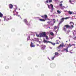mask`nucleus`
I'll use <instances>...</instances> for the list:
<instances>
[{"instance_id":"nucleus-8","label":"nucleus","mask_w":76,"mask_h":76,"mask_svg":"<svg viewBox=\"0 0 76 76\" xmlns=\"http://www.w3.org/2000/svg\"><path fill=\"white\" fill-rule=\"evenodd\" d=\"M52 20L50 21L49 22H47L50 25H51V26H53L54 25V23L52 22Z\"/></svg>"},{"instance_id":"nucleus-59","label":"nucleus","mask_w":76,"mask_h":76,"mask_svg":"<svg viewBox=\"0 0 76 76\" xmlns=\"http://www.w3.org/2000/svg\"><path fill=\"white\" fill-rule=\"evenodd\" d=\"M67 33H68V32Z\"/></svg>"},{"instance_id":"nucleus-21","label":"nucleus","mask_w":76,"mask_h":76,"mask_svg":"<svg viewBox=\"0 0 76 76\" xmlns=\"http://www.w3.org/2000/svg\"><path fill=\"white\" fill-rule=\"evenodd\" d=\"M64 8H66V7L64 6H63L62 7H61V9L62 10H64Z\"/></svg>"},{"instance_id":"nucleus-58","label":"nucleus","mask_w":76,"mask_h":76,"mask_svg":"<svg viewBox=\"0 0 76 76\" xmlns=\"http://www.w3.org/2000/svg\"><path fill=\"white\" fill-rule=\"evenodd\" d=\"M75 19H76V18H75Z\"/></svg>"},{"instance_id":"nucleus-32","label":"nucleus","mask_w":76,"mask_h":76,"mask_svg":"<svg viewBox=\"0 0 76 76\" xmlns=\"http://www.w3.org/2000/svg\"><path fill=\"white\" fill-rule=\"evenodd\" d=\"M29 38H30V36L28 37L27 38V41L29 40Z\"/></svg>"},{"instance_id":"nucleus-57","label":"nucleus","mask_w":76,"mask_h":76,"mask_svg":"<svg viewBox=\"0 0 76 76\" xmlns=\"http://www.w3.org/2000/svg\"><path fill=\"white\" fill-rule=\"evenodd\" d=\"M68 7H66L67 8Z\"/></svg>"},{"instance_id":"nucleus-10","label":"nucleus","mask_w":76,"mask_h":76,"mask_svg":"<svg viewBox=\"0 0 76 76\" xmlns=\"http://www.w3.org/2000/svg\"><path fill=\"white\" fill-rule=\"evenodd\" d=\"M43 42H44V43H51V42H50V41H47V40H45V39H44L43 40Z\"/></svg>"},{"instance_id":"nucleus-48","label":"nucleus","mask_w":76,"mask_h":76,"mask_svg":"<svg viewBox=\"0 0 76 76\" xmlns=\"http://www.w3.org/2000/svg\"><path fill=\"white\" fill-rule=\"evenodd\" d=\"M19 10H20V9H19Z\"/></svg>"},{"instance_id":"nucleus-55","label":"nucleus","mask_w":76,"mask_h":76,"mask_svg":"<svg viewBox=\"0 0 76 76\" xmlns=\"http://www.w3.org/2000/svg\"><path fill=\"white\" fill-rule=\"evenodd\" d=\"M71 54H72V52H71Z\"/></svg>"},{"instance_id":"nucleus-13","label":"nucleus","mask_w":76,"mask_h":76,"mask_svg":"<svg viewBox=\"0 0 76 76\" xmlns=\"http://www.w3.org/2000/svg\"><path fill=\"white\" fill-rule=\"evenodd\" d=\"M64 47V43H63L62 44V45H60L58 47V48L59 49V48H60V47Z\"/></svg>"},{"instance_id":"nucleus-20","label":"nucleus","mask_w":76,"mask_h":76,"mask_svg":"<svg viewBox=\"0 0 76 76\" xmlns=\"http://www.w3.org/2000/svg\"><path fill=\"white\" fill-rule=\"evenodd\" d=\"M36 36L37 37H41V34H40V33L39 34V35L37 34H36Z\"/></svg>"},{"instance_id":"nucleus-26","label":"nucleus","mask_w":76,"mask_h":76,"mask_svg":"<svg viewBox=\"0 0 76 76\" xmlns=\"http://www.w3.org/2000/svg\"><path fill=\"white\" fill-rule=\"evenodd\" d=\"M68 13L70 15H72V14L73 13L72 12H70V11H69L68 12Z\"/></svg>"},{"instance_id":"nucleus-34","label":"nucleus","mask_w":76,"mask_h":76,"mask_svg":"<svg viewBox=\"0 0 76 76\" xmlns=\"http://www.w3.org/2000/svg\"><path fill=\"white\" fill-rule=\"evenodd\" d=\"M53 21L54 23H56V20H55V19H53Z\"/></svg>"},{"instance_id":"nucleus-1","label":"nucleus","mask_w":76,"mask_h":76,"mask_svg":"<svg viewBox=\"0 0 76 76\" xmlns=\"http://www.w3.org/2000/svg\"><path fill=\"white\" fill-rule=\"evenodd\" d=\"M70 24L71 25V26H69V25H66L64 26V31H66L67 29H68V28H73V25H74V23H72V22H70Z\"/></svg>"},{"instance_id":"nucleus-14","label":"nucleus","mask_w":76,"mask_h":76,"mask_svg":"<svg viewBox=\"0 0 76 76\" xmlns=\"http://www.w3.org/2000/svg\"><path fill=\"white\" fill-rule=\"evenodd\" d=\"M31 47H35V45H34V43L32 42H31L30 44Z\"/></svg>"},{"instance_id":"nucleus-28","label":"nucleus","mask_w":76,"mask_h":76,"mask_svg":"<svg viewBox=\"0 0 76 76\" xmlns=\"http://www.w3.org/2000/svg\"><path fill=\"white\" fill-rule=\"evenodd\" d=\"M48 2H49L48 0H47L46 1H45V4H46V3H48Z\"/></svg>"},{"instance_id":"nucleus-16","label":"nucleus","mask_w":76,"mask_h":76,"mask_svg":"<svg viewBox=\"0 0 76 76\" xmlns=\"http://www.w3.org/2000/svg\"><path fill=\"white\" fill-rule=\"evenodd\" d=\"M58 52H56L55 53L54 56H55L56 57H58Z\"/></svg>"},{"instance_id":"nucleus-19","label":"nucleus","mask_w":76,"mask_h":76,"mask_svg":"<svg viewBox=\"0 0 76 76\" xmlns=\"http://www.w3.org/2000/svg\"><path fill=\"white\" fill-rule=\"evenodd\" d=\"M9 7L10 9H12L13 7V5H12V4H10L9 5Z\"/></svg>"},{"instance_id":"nucleus-47","label":"nucleus","mask_w":76,"mask_h":76,"mask_svg":"<svg viewBox=\"0 0 76 76\" xmlns=\"http://www.w3.org/2000/svg\"><path fill=\"white\" fill-rule=\"evenodd\" d=\"M48 59H49V60H50V59H49V58H48Z\"/></svg>"},{"instance_id":"nucleus-33","label":"nucleus","mask_w":76,"mask_h":76,"mask_svg":"<svg viewBox=\"0 0 76 76\" xmlns=\"http://www.w3.org/2000/svg\"><path fill=\"white\" fill-rule=\"evenodd\" d=\"M50 34L51 35H54V34L53 33V32H51L50 33Z\"/></svg>"},{"instance_id":"nucleus-41","label":"nucleus","mask_w":76,"mask_h":76,"mask_svg":"<svg viewBox=\"0 0 76 76\" xmlns=\"http://www.w3.org/2000/svg\"><path fill=\"white\" fill-rule=\"evenodd\" d=\"M72 37V36H69V38H71Z\"/></svg>"},{"instance_id":"nucleus-17","label":"nucleus","mask_w":76,"mask_h":76,"mask_svg":"<svg viewBox=\"0 0 76 76\" xmlns=\"http://www.w3.org/2000/svg\"><path fill=\"white\" fill-rule=\"evenodd\" d=\"M42 17L43 18L45 19V20H46V18H47V15H45L44 16H42Z\"/></svg>"},{"instance_id":"nucleus-11","label":"nucleus","mask_w":76,"mask_h":76,"mask_svg":"<svg viewBox=\"0 0 76 76\" xmlns=\"http://www.w3.org/2000/svg\"><path fill=\"white\" fill-rule=\"evenodd\" d=\"M66 47V48H69V47H72V44H69V45H65Z\"/></svg>"},{"instance_id":"nucleus-2","label":"nucleus","mask_w":76,"mask_h":76,"mask_svg":"<svg viewBox=\"0 0 76 76\" xmlns=\"http://www.w3.org/2000/svg\"><path fill=\"white\" fill-rule=\"evenodd\" d=\"M15 7H16V8H15V10H14L13 12V13H14V16H15V15H16V16H17L19 17V16H20V15H18V12H16V9H17V8H18V7H17V6H15Z\"/></svg>"},{"instance_id":"nucleus-40","label":"nucleus","mask_w":76,"mask_h":76,"mask_svg":"<svg viewBox=\"0 0 76 76\" xmlns=\"http://www.w3.org/2000/svg\"><path fill=\"white\" fill-rule=\"evenodd\" d=\"M8 68H9V67H8V66H6V69H8Z\"/></svg>"},{"instance_id":"nucleus-9","label":"nucleus","mask_w":76,"mask_h":76,"mask_svg":"<svg viewBox=\"0 0 76 76\" xmlns=\"http://www.w3.org/2000/svg\"><path fill=\"white\" fill-rule=\"evenodd\" d=\"M40 47H41V50H44L45 49V48L46 46L45 45H42L40 46Z\"/></svg>"},{"instance_id":"nucleus-43","label":"nucleus","mask_w":76,"mask_h":76,"mask_svg":"<svg viewBox=\"0 0 76 76\" xmlns=\"http://www.w3.org/2000/svg\"><path fill=\"white\" fill-rule=\"evenodd\" d=\"M50 49H52V48L50 47Z\"/></svg>"},{"instance_id":"nucleus-45","label":"nucleus","mask_w":76,"mask_h":76,"mask_svg":"<svg viewBox=\"0 0 76 76\" xmlns=\"http://www.w3.org/2000/svg\"><path fill=\"white\" fill-rule=\"evenodd\" d=\"M37 46H39V45L37 44Z\"/></svg>"},{"instance_id":"nucleus-23","label":"nucleus","mask_w":76,"mask_h":76,"mask_svg":"<svg viewBox=\"0 0 76 76\" xmlns=\"http://www.w3.org/2000/svg\"><path fill=\"white\" fill-rule=\"evenodd\" d=\"M3 16V14L0 12V17L2 18Z\"/></svg>"},{"instance_id":"nucleus-18","label":"nucleus","mask_w":76,"mask_h":76,"mask_svg":"<svg viewBox=\"0 0 76 76\" xmlns=\"http://www.w3.org/2000/svg\"><path fill=\"white\" fill-rule=\"evenodd\" d=\"M69 47H68L67 48H64V51H66V52H68V48Z\"/></svg>"},{"instance_id":"nucleus-44","label":"nucleus","mask_w":76,"mask_h":76,"mask_svg":"<svg viewBox=\"0 0 76 76\" xmlns=\"http://www.w3.org/2000/svg\"><path fill=\"white\" fill-rule=\"evenodd\" d=\"M53 10H52V11H50V12H53Z\"/></svg>"},{"instance_id":"nucleus-51","label":"nucleus","mask_w":76,"mask_h":76,"mask_svg":"<svg viewBox=\"0 0 76 76\" xmlns=\"http://www.w3.org/2000/svg\"><path fill=\"white\" fill-rule=\"evenodd\" d=\"M67 42V41H66V42Z\"/></svg>"},{"instance_id":"nucleus-52","label":"nucleus","mask_w":76,"mask_h":76,"mask_svg":"<svg viewBox=\"0 0 76 76\" xmlns=\"http://www.w3.org/2000/svg\"><path fill=\"white\" fill-rule=\"evenodd\" d=\"M55 7H56V6H55Z\"/></svg>"},{"instance_id":"nucleus-39","label":"nucleus","mask_w":76,"mask_h":76,"mask_svg":"<svg viewBox=\"0 0 76 76\" xmlns=\"http://www.w3.org/2000/svg\"><path fill=\"white\" fill-rule=\"evenodd\" d=\"M63 1H61L60 2V3L61 4V3H63Z\"/></svg>"},{"instance_id":"nucleus-36","label":"nucleus","mask_w":76,"mask_h":76,"mask_svg":"<svg viewBox=\"0 0 76 76\" xmlns=\"http://www.w3.org/2000/svg\"><path fill=\"white\" fill-rule=\"evenodd\" d=\"M59 6H60V7H62V6H63V4H60L59 5Z\"/></svg>"},{"instance_id":"nucleus-30","label":"nucleus","mask_w":76,"mask_h":76,"mask_svg":"<svg viewBox=\"0 0 76 76\" xmlns=\"http://www.w3.org/2000/svg\"><path fill=\"white\" fill-rule=\"evenodd\" d=\"M56 57L55 56H53V57L52 58V59H51V60H54V58H56Z\"/></svg>"},{"instance_id":"nucleus-29","label":"nucleus","mask_w":76,"mask_h":76,"mask_svg":"<svg viewBox=\"0 0 76 76\" xmlns=\"http://www.w3.org/2000/svg\"><path fill=\"white\" fill-rule=\"evenodd\" d=\"M75 34H76V31H74V32H73V34L75 36Z\"/></svg>"},{"instance_id":"nucleus-38","label":"nucleus","mask_w":76,"mask_h":76,"mask_svg":"<svg viewBox=\"0 0 76 76\" xmlns=\"http://www.w3.org/2000/svg\"><path fill=\"white\" fill-rule=\"evenodd\" d=\"M71 45H74V46H75V44H72Z\"/></svg>"},{"instance_id":"nucleus-5","label":"nucleus","mask_w":76,"mask_h":76,"mask_svg":"<svg viewBox=\"0 0 76 76\" xmlns=\"http://www.w3.org/2000/svg\"><path fill=\"white\" fill-rule=\"evenodd\" d=\"M49 9H51V7H50V6L51 7V9L52 10H53L54 9V7H53V5L52 4H50V5L48 4L47 5Z\"/></svg>"},{"instance_id":"nucleus-15","label":"nucleus","mask_w":76,"mask_h":76,"mask_svg":"<svg viewBox=\"0 0 76 76\" xmlns=\"http://www.w3.org/2000/svg\"><path fill=\"white\" fill-rule=\"evenodd\" d=\"M24 22L26 24V25H30V24H28V21H27V19H25L24 20Z\"/></svg>"},{"instance_id":"nucleus-50","label":"nucleus","mask_w":76,"mask_h":76,"mask_svg":"<svg viewBox=\"0 0 76 76\" xmlns=\"http://www.w3.org/2000/svg\"><path fill=\"white\" fill-rule=\"evenodd\" d=\"M37 18H39L38 17H37Z\"/></svg>"},{"instance_id":"nucleus-53","label":"nucleus","mask_w":76,"mask_h":76,"mask_svg":"<svg viewBox=\"0 0 76 76\" xmlns=\"http://www.w3.org/2000/svg\"><path fill=\"white\" fill-rule=\"evenodd\" d=\"M0 21H1V20L0 19Z\"/></svg>"},{"instance_id":"nucleus-3","label":"nucleus","mask_w":76,"mask_h":76,"mask_svg":"<svg viewBox=\"0 0 76 76\" xmlns=\"http://www.w3.org/2000/svg\"><path fill=\"white\" fill-rule=\"evenodd\" d=\"M4 20H7V21H8V20H10L12 19V17L9 16H4Z\"/></svg>"},{"instance_id":"nucleus-37","label":"nucleus","mask_w":76,"mask_h":76,"mask_svg":"<svg viewBox=\"0 0 76 76\" xmlns=\"http://www.w3.org/2000/svg\"><path fill=\"white\" fill-rule=\"evenodd\" d=\"M46 39H48V37L47 36H46Z\"/></svg>"},{"instance_id":"nucleus-12","label":"nucleus","mask_w":76,"mask_h":76,"mask_svg":"<svg viewBox=\"0 0 76 76\" xmlns=\"http://www.w3.org/2000/svg\"><path fill=\"white\" fill-rule=\"evenodd\" d=\"M38 39H36V41H37V42H39V44H41V42L42 41V40H41V41H40V40H41V39H39V40H38Z\"/></svg>"},{"instance_id":"nucleus-27","label":"nucleus","mask_w":76,"mask_h":76,"mask_svg":"<svg viewBox=\"0 0 76 76\" xmlns=\"http://www.w3.org/2000/svg\"><path fill=\"white\" fill-rule=\"evenodd\" d=\"M39 20H40V21H45V20H44L43 19H40Z\"/></svg>"},{"instance_id":"nucleus-35","label":"nucleus","mask_w":76,"mask_h":76,"mask_svg":"<svg viewBox=\"0 0 76 76\" xmlns=\"http://www.w3.org/2000/svg\"><path fill=\"white\" fill-rule=\"evenodd\" d=\"M48 1H49V3H51L52 2V0H48Z\"/></svg>"},{"instance_id":"nucleus-42","label":"nucleus","mask_w":76,"mask_h":76,"mask_svg":"<svg viewBox=\"0 0 76 76\" xmlns=\"http://www.w3.org/2000/svg\"><path fill=\"white\" fill-rule=\"evenodd\" d=\"M64 12H67V10H64Z\"/></svg>"},{"instance_id":"nucleus-22","label":"nucleus","mask_w":76,"mask_h":76,"mask_svg":"<svg viewBox=\"0 0 76 76\" xmlns=\"http://www.w3.org/2000/svg\"><path fill=\"white\" fill-rule=\"evenodd\" d=\"M72 2H74V1H71L69 0V3H71V4H74L72 3Z\"/></svg>"},{"instance_id":"nucleus-4","label":"nucleus","mask_w":76,"mask_h":76,"mask_svg":"<svg viewBox=\"0 0 76 76\" xmlns=\"http://www.w3.org/2000/svg\"><path fill=\"white\" fill-rule=\"evenodd\" d=\"M69 18H70V17H66V18H62L61 19V20H60V23H59V25H60L61 23L62 22H63L64 21V19H69Z\"/></svg>"},{"instance_id":"nucleus-46","label":"nucleus","mask_w":76,"mask_h":76,"mask_svg":"<svg viewBox=\"0 0 76 76\" xmlns=\"http://www.w3.org/2000/svg\"><path fill=\"white\" fill-rule=\"evenodd\" d=\"M59 39H61V38H60V37L59 38Z\"/></svg>"},{"instance_id":"nucleus-7","label":"nucleus","mask_w":76,"mask_h":76,"mask_svg":"<svg viewBox=\"0 0 76 76\" xmlns=\"http://www.w3.org/2000/svg\"><path fill=\"white\" fill-rule=\"evenodd\" d=\"M40 34L41 37H45L46 36V34L45 32H42Z\"/></svg>"},{"instance_id":"nucleus-24","label":"nucleus","mask_w":76,"mask_h":76,"mask_svg":"<svg viewBox=\"0 0 76 76\" xmlns=\"http://www.w3.org/2000/svg\"><path fill=\"white\" fill-rule=\"evenodd\" d=\"M50 42L51 43H49L50 44H52V45H56V43H52L51 42Z\"/></svg>"},{"instance_id":"nucleus-49","label":"nucleus","mask_w":76,"mask_h":76,"mask_svg":"<svg viewBox=\"0 0 76 76\" xmlns=\"http://www.w3.org/2000/svg\"><path fill=\"white\" fill-rule=\"evenodd\" d=\"M58 51H60V50H58Z\"/></svg>"},{"instance_id":"nucleus-31","label":"nucleus","mask_w":76,"mask_h":76,"mask_svg":"<svg viewBox=\"0 0 76 76\" xmlns=\"http://www.w3.org/2000/svg\"><path fill=\"white\" fill-rule=\"evenodd\" d=\"M60 42L58 40H57L56 42V44H59L58 42Z\"/></svg>"},{"instance_id":"nucleus-56","label":"nucleus","mask_w":76,"mask_h":76,"mask_svg":"<svg viewBox=\"0 0 76 76\" xmlns=\"http://www.w3.org/2000/svg\"><path fill=\"white\" fill-rule=\"evenodd\" d=\"M56 0H55V1H56Z\"/></svg>"},{"instance_id":"nucleus-54","label":"nucleus","mask_w":76,"mask_h":76,"mask_svg":"<svg viewBox=\"0 0 76 76\" xmlns=\"http://www.w3.org/2000/svg\"><path fill=\"white\" fill-rule=\"evenodd\" d=\"M67 32H69V31H67Z\"/></svg>"},{"instance_id":"nucleus-25","label":"nucleus","mask_w":76,"mask_h":76,"mask_svg":"<svg viewBox=\"0 0 76 76\" xmlns=\"http://www.w3.org/2000/svg\"><path fill=\"white\" fill-rule=\"evenodd\" d=\"M57 12L59 14H60V13H61V12L59 10H57Z\"/></svg>"},{"instance_id":"nucleus-6","label":"nucleus","mask_w":76,"mask_h":76,"mask_svg":"<svg viewBox=\"0 0 76 76\" xmlns=\"http://www.w3.org/2000/svg\"><path fill=\"white\" fill-rule=\"evenodd\" d=\"M54 29L55 32H57V31L58 30V29H59V26L58 27L55 26L54 27Z\"/></svg>"}]
</instances>
